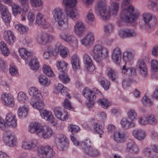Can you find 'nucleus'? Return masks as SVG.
Here are the masks:
<instances>
[{
	"mask_svg": "<svg viewBox=\"0 0 158 158\" xmlns=\"http://www.w3.org/2000/svg\"><path fill=\"white\" fill-rule=\"evenodd\" d=\"M38 143L37 139H31L23 141L21 146L26 150H34L36 149L37 155L40 158H52L55 156V152L50 146H37Z\"/></svg>",
	"mask_w": 158,
	"mask_h": 158,
	"instance_id": "obj_1",
	"label": "nucleus"
},
{
	"mask_svg": "<svg viewBox=\"0 0 158 158\" xmlns=\"http://www.w3.org/2000/svg\"><path fill=\"white\" fill-rule=\"evenodd\" d=\"M131 0H123L121 4L122 11L120 17L121 20L127 23H133L138 19V14L135 11L133 6L129 5Z\"/></svg>",
	"mask_w": 158,
	"mask_h": 158,
	"instance_id": "obj_2",
	"label": "nucleus"
},
{
	"mask_svg": "<svg viewBox=\"0 0 158 158\" xmlns=\"http://www.w3.org/2000/svg\"><path fill=\"white\" fill-rule=\"evenodd\" d=\"M52 14L55 23L58 24V29L64 30L68 27V24L65 21L66 19L65 15L60 8H55L52 11Z\"/></svg>",
	"mask_w": 158,
	"mask_h": 158,
	"instance_id": "obj_3",
	"label": "nucleus"
},
{
	"mask_svg": "<svg viewBox=\"0 0 158 158\" xmlns=\"http://www.w3.org/2000/svg\"><path fill=\"white\" fill-rule=\"evenodd\" d=\"M92 55L94 59L99 63L108 57V50L102 45L97 44L94 47Z\"/></svg>",
	"mask_w": 158,
	"mask_h": 158,
	"instance_id": "obj_4",
	"label": "nucleus"
},
{
	"mask_svg": "<svg viewBox=\"0 0 158 158\" xmlns=\"http://www.w3.org/2000/svg\"><path fill=\"white\" fill-rule=\"evenodd\" d=\"M95 12L99 14L102 19L105 20L110 17V12L107 11V2L106 0H98L96 4Z\"/></svg>",
	"mask_w": 158,
	"mask_h": 158,
	"instance_id": "obj_5",
	"label": "nucleus"
},
{
	"mask_svg": "<svg viewBox=\"0 0 158 158\" xmlns=\"http://www.w3.org/2000/svg\"><path fill=\"white\" fill-rule=\"evenodd\" d=\"M63 2L66 6L67 16L75 20L78 14L77 10L73 9V8L76 6L77 0H63Z\"/></svg>",
	"mask_w": 158,
	"mask_h": 158,
	"instance_id": "obj_6",
	"label": "nucleus"
},
{
	"mask_svg": "<svg viewBox=\"0 0 158 158\" xmlns=\"http://www.w3.org/2000/svg\"><path fill=\"white\" fill-rule=\"evenodd\" d=\"M56 66L60 72L59 75V79L64 83L68 82L70 79L66 74L67 64L65 61H63L58 62Z\"/></svg>",
	"mask_w": 158,
	"mask_h": 158,
	"instance_id": "obj_7",
	"label": "nucleus"
},
{
	"mask_svg": "<svg viewBox=\"0 0 158 158\" xmlns=\"http://www.w3.org/2000/svg\"><path fill=\"white\" fill-rule=\"evenodd\" d=\"M82 94L89 101L93 103L92 101L96 99L97 96H101L102 94L97 88H94L93 90H90L87 88H84Z\"/></svg>",
	"mask_w": 158,
	"mask_h": 158,
	"instance_id": "obj_8",
	"label": "nucleus"
},
{
	"mask_svg": "<svg viewBox=\"0 0 158 158\" xmlns=\"http://www.w3.org/2000/svg\"><path fill=\"white\" fill-rule=\"evenodd\" d=\"M53 135V131L51 128L47 126H42L38 135L45 139L50 138Z\"/></svg>",
	"mask_w": 158,
	"mask_h": 158,
	"instance_id": "obj_9",
	"label": "nucleus"
},
{
	"mask_svg": "<svg viewBox=\"0 0 158 158\" xmlns=\"http://www.w3.org/2000/svg\"><path fill=\"white\" fill-rule=\"evenodd\" d=\"M2 102L3 104L9 107H12L14 105V101L13 96L10 94H4L1 96Z\"/></svg>",
	"mask_w": 158,
	"mask_h": 158,
	"instance_id": "obj_10",
	"label": "nucleus"
},
{
	"mask_svg": "<svg viewBox=\"0 0 158 158\" xmlns=\"http://www.w3.org/2000/svg\"><path fill=\"white\" fill-rule=\"evenodd\" d=\"M136 67L139 74L143 77L147 75V69L144 62L142 60H139L137 62Z\"/></svg>",
	"mask_w": 158,
	"mask_h": 158,
	"instance_id": "obj_11",
	"label": "nucleus"
},
{
	"mask_svg": "<svg viewBox=\"0 0 158 158\" xmlns=\"http://www.w3.org/2000/svg\"><path fill=\"white\" fill-rule=\"evenodd\" d=\"M111 57L113 62L117 64H119L122 59V52L120 48L116 47L113 51Z\"/></svg>",
	"mask_w": 158,
	"mask_h": 158,
	"instance_id": "obj_12",
	"label": "nucleus"
},
{
	"mask_svg": "<svg viewBox=\"0 0 158 158\" xmlns=\"http://www.w3.org/2000/svg\"><path fill=\"white\" fill-rule=\"evenodd\" d=\"M54 50L55 53V55L60 53V55L62 57L65 58L68 56L69 51L68 49L61 44H57L54 48Z\"/></svg>",
	"mask_w": 158,
	"mask_h": 158,
	"instance_id": "obj_13",
	"label": "nucleus"
},
{
	"mask_svg": "<svg viewBox=\"0 0 158 158\" xmlns=\"http://www.w3.org/2000/svg\"><path fill=\"white\" fill-rule=\"evenodd\" d=\"M137 35L136 31L133 29L127 28L120 30L119 35L123 38H131L136 36Z\"/></svg>",
	"mask_w": 158,
	"mask_h": 158,
	"instance_id": "obj_14",
	"label": "nucleus"
},
{
	"mask_svg": "<svg viewBox=\"0 0 158 158\" xmlns=\"http://www.w3.org/2000/svg\"><path fill=\"white\" fill-rule=\"evenodd\" d=\"M126 146V152L131 153L134 152L136 154L138 153L139 149L138 146L132 139H129L128 140Z\"/></svg>",
	"mask_w": 158,
	"mask_h": 158,
	"instance_id": "obj_15",
	"label": "nucleus"
},
{
	"mask_svg": "<svg viewBox=\"0 0 158 158\" xmlns=\"http://www.w3.org/2000/svg\"><path fill=\"white\" fill-rule=\"evenodd\" d=\"M36 23L43 28H48L50 26V23L45 21L43 15L40 12L38 13L36 15Z\"/></svg>",
	"mask_w": 158,
	"mask_h": 158,
	"instance_id": "obj_16",
	"label": "nucleus"
},
{
	"mask_svg": "<svg viewBox=\"0 0 158 158\" xmlns=\"http://www.w3.org/2000/svg\"><path fill=\"white\" fill-rule=\"evenodd\" d=\"M40 112L41 116L43 118L53 123V125L55 123V122L54 121L53 115L51 112L44 110L40 111Z\"/></svg>",
	"mask_w": 158,
	"mask_h": 158,
	"instance_id": "obj_17",
	"label": "nucleus"
},
{
	"mask_svg": "<svg viewBox=\"0 0 158 158\" xmlns=\"http://www.w3.org/2000/svg\"><path fill=\"white\" fill-rule=\"evenodd\" d=\"M94 40V34L92 32L88 33L87 35L80 41L82 44L85 46H89Z\"/></svg>",
	"mask_w": 158,
	"mask_h": 158,
	"instance_id": "obj_18",
	"label": "nucleus"
},
{
	"mask_svg": "<svg viewBox=\"0 0 158 158\" xmlns=\"http://www.w3.org/2000/svg\"><path fill=\"white\" fill-rule=\"evenodd\" d=\"M3 140L7 145L13 147L16 145L17 138L14 135H10L4 136L3 137Z\"/></svg>",
	"mask_w": 158,
	"mask_h": 158,
	"instance_id": "obj_19",
	"label": "nucleus"
},
{
	"mask_svg": "<svg viewBox=\"0 0 158 158\" xmlns=\"http://www.w3.org/2000/svg\"><path fill=\"white\" fill-rule=\"evenodd\" d=\"M84 62L85 67L90 72L93 71L95 67L93 64L92 60L90 57L87 54H85L83 56Z\"/></svg>",
	"mask_w": 158,
	"mask_h": 158,
	"instance_id": "obj_20",
	"label": "nucleus"
},
{
	"mask_svg": "<svg viewBox=\"0 0 158 158\" xmlns=\"http://www.w3.org/2000/svg\"><path fill=\"white\" fill-rule=\"evenodd\" d=\"M3 38L5 41L9 44H13L15 40V38L12 32L10 30L4 32Z\"/></svg>",
	"mask_w": 158,
	"mask_h": 158,
	"instance_id": "obj_21",
	"label": "nucleus"
},
{
	"mask_svg": "<svg viewBox=\"0 0 158 158\" xmlns=\"http://www.w3.org/2000/svg\"><path fill=\"white\" fill-rule=\"evenodd\" d=\"M55 116L61 121H64L68 118V114L66 112H62L60 108L56 107L53 110Z\"/></svg>",
	"mask_w": 158,
	"mask_h": 158,
	"instance_id": "obj_22",
	"label": "nucleus"
},
{
	"mask_svg": "<svg viewBox=\"0 0 158 158\" xmlns=\"http://www.w3.org/2000/svg\"><path fill=\"white\" fill-rule=\"evenodd\" d=\"M122 73L123 74L132 77H134L136 76V73L135 68L131 67L126 68L125 65L123 66Z\"/></svg>",
	"mask_w": 158,
	"mask_h": 158,
	"instance_id": "obj_23",
	"label": "nucleus"
},
{
	"mask_svg": "<svg viewBox=\"0 0 158 158\" xmlns=\"http://www.w3.org/2000/svg\"><path fill=\"white\" fill-rule=\"evenodd\" d=\"M6 123L9 125V127L10 126L15 128L17 126V120L15 115L11 113H9L6 115Z\"/></svg>",
	"mask_w": 158,
	"mask_h": 158,
	"instance_id": "obj_24",
	"label": "nucleus"
},
{
	"mask_svg": "<svg viewBox=\"0 0 158 158\" xmlns=\"http://www.w3.org/2000/svg\"><path fill=\"white\" fill-rule=\"evenodd\" d=\"M133 134L134 137L139 141L143 140L146 135L145 131L142 129L134 130Z\"/></svg>",
	"mask_w": 158,
	"mask_h": 158,
	"instance_id": "obj_25",
	"label": "nucleus"
},
{
	"mask_svg": "<svg viewBox=\"0 0 158 158\" xmlns=\"http://www.w3.org/2000/svg\"><path fill=\"white\" fill-rule=\"evenodd\" d=\"M143 20L146 25L148 26L149 28H151L152 26L154 24L152 23V20L155 21L156 20H155L154 16H153V18L152 15L150 13L145 14L143 15Z\"/></svg>",
	"mask_w": 158,
	"mask_h": 158,
	"instance_id": "obj_26",
	"label": "nucleus"
},
{
	"mask_svg": "<svg viewBox=\"0 0 158 158\" xmlns=\"http://www.w3.org/2000/svg\"><path fill=\"white\" fill-rule=\"evenodd\" d=\"M42 126L41 124L37 122H32L30 123L29 127V131L31 133H36L38 135V133L40 131Z\"/></svg>",
	"mask_w": 158,
	"mask_h": 158,
	"instance_id": "obj_27",
	"label": "nucleus"
},
{
	"mask_svg": "<svg viewBox=\"0 0 158 158\" xmlns=\"http://www.w3.org/2000/svg\"><path fill=\"white\" fill-rule=\"evenodd\" d=\"M29 95L33 97L34 98L39 99L42 97V96L40 91L35 87H31L28 90Z\"/></svg>",
	"mask_w": 158,
	"mask_h": 158,
	"instance_id": "obj_28",
	"label": "nucleus"
},
{
	"mask_svg": "<svg viewBox=\"0 0 158 158\" xmlns=\"http://www.w3.org/2000/svg\"><path fill=\"white\" fill-rule=\"evenodd\" d=\"M114 137L115 141L118 143H122L126 140L125 133L119 131H115Z\"/></svg>",
	"mask_w": 158,
	"mask_h": 158,
	"instance_id": "obj_29",
	"label": "nucleus"
},
{
	"mask_svg": "<svg viewBox=\"0 0 158 158\" xmlns=\"http://www.w3.org/2000/svg\"><path fill=\"white\" fill-rule=\"evenodd\" d=\"M55 89L58 91H60L61 94L64 96H66L69 99L71 98L69 94L68 93V90L66 87H64L60 83H58L55 86Z\"/></svg>",
	"mask_w": 158,
	"mask_h": 158,
	"instance_id": "obj_30",
	"label": "nucleus"
},
{
	"mask_svg": "<svg viewBox=\"0 0 158 158\" xmlns=\"http://www.w3.org/2000/svg\"><path fill=\"white\" fill-rule=\"evenodd\" d=\"M120 124L122 128L125 129H128L135 126V124L133 122L129 121L127 118H124L120 121Z\"/></svg>",
	"mask_w": 158,
	"mask_h": 158,
	"instance_id": "obj_31",
	"label": "nucleus"
},
{
	"mask_svg": "<svg viewBox=\"0 0 158 158\" xmlns=\"http://www.w3.org/2000/svg\"><path fill=\"white\" fill-rule=\"evenodd\" d=\"M74 31L76 34L80 35L85 30V27L83 23L81 22H77L74 26Z\"/></svg>",
	"mask_w": 158,
	"mask_h": 158,
	"instance_id": "obj_32",
	"label": "nucleus"
},
{
	"mask_svg": "<svg viewBox=\"0 0 158 158\" xmlns=\"http://www.w3.org/2000/svg\"><path fill=\"white\" fill-rule=\"evenodd\" d=\"M37 100V101L34 102L33 100V99H31L30 101V104L34 108L38 110L39 111H41L44 107V104L40 100V98Z\"/></svg>",
	"mask_w": 158,
	"mask_h": 158,
	"instance_id": "obj_33",
	"label": "nucleus"
},
{
	"mask_svg": "<svg viewBox=\"0 0 158 158\" xmlns=\"http://www.w3.org/2000/svg\"><path fill=\"white\" fill-rule=\"evenodd\" d=\"M28 109L25 106H20L18 110V115L19 118L23 119L26 117L28 114Z\"/></svg>",
	"mask_w": 158,
	"mask_h": 158,
	"instance_id": "obj_34",
	"label": "nucleus"
},
{
	"mask_svg": "<svg viewBox=\"0 0 158 158\" xmlns=\"http://www.w3.org/2000/svg\"><path fill=\"white\" fill-rule=\"evenodd\" d=\"M81 146L83 149L85 153L86 152V150L88 151L91 147L92 143L90 139L86 138L83 141L81 142Z\"/></svg>",
	"mask_w": 158,
	"mask_h": 158,
	"instance_id": "obj_35",
	"label": "nucleus"
},
{
	"mask_svg": "<svg viewBox=\"0 0 158 158\" xmlns=\"http://www.w3.org/2000/svg\"><path fill=\"white\" fill-rule=\"evenodd\" d=\"M119 8V3L117 2H113L111 3L110 9H107V11H109L110 15L111 13H112V16H114L117 14Z\"/></svg>",
	"mask_w": 158,
	"mask_h": 158,
	"instance_id": "obj_36",
	"label": "nucleus"
},
{
	"mask_svg": "<svg viewBox=\"0 0 158 158\" xmlns=\"http://www.w3.org/2000/svg\"><path fill=\"white\" fill-rule=\"evenodd\" d=\"M30 68L32 70H37L40 67L38 60L35 57L32 58L28 63Z\"/></svg>",
	"mask_w": 158,
	"mask_h": 158,
	"instance_id": "obj_37",
	"label": "nucleus"
},
{
	"mask_svg": "<svg viewBox=\"0 0 158 158\" xmlns=\"http://www.w3.org/2000/svg\"><path fill=\"white\" fill-rule=\"evenodd\" d=\"M59 142L58 146L61 149L67 146L68 143V139L63 135H61L58 138Z\"/></svg>",
	"mask_w": 158,
	"mask_h": 158,
	"instance_id": "obj_38",
	"label": "nucleus"
},
{
	"mask_svg": "<svg viewBox=\"0 0 158 158\" xmlns=\"http://www.w3.org/2000/svg\"><path fill=\"white\" fill-rule=\"evenodd\" d=\"M71 62L74 70L76 71L80 69L79 60L77 55H74L71 58Z\"/></svg>",
	"mask_w": 158,
	"mask_h": 158,
	"instance_id": "obj_39",
	"label": "nucleus"
},
{
	"mask_svg": "<svg viewBox=\"0 0 158 158\" xmlns=\"http://www.w3.org/2000/svg\"><path fill=\"white\" fill-rule=\"evenodd\" d=\"M0 51L5 56H7L10 54V51L6 43L4 41L0 42Z\"/></svg>",
	"mask_w": 158,
	"mask_h": 158,
	"instance_id": "obj_40",
	"label": "nucleus"
},
{
	"mask_svg": "<svg viewBox=\"0 0 158 158\" xmlns=\"http://www.w3.org/2000/svg\"><path fill=\"white\" fill-rule=\"evenodd\" d=\"M19 52L20 56L23 59H27L29 57H32V53L28 52L24 48H20L19 50Z\"/></svg>",
	"mask_w": 158,
	"mask_h": 158,
	"instance_id": "obj_41",
	"label": "nucleus"
},
{
	"mask_svg": "<svg viewBox=\"0 0 158 158\" xmlns=\"http://www.w3.org/2000/svg\"><path fill=\"white\" fill-rule=\"evenodd\" d=\"M42 70L44 73L48 77H51L54 75L51 67L48 65L44 64L43 65Z\"/></svg>",
	"mask_w": 158,
	"mask_h": 158,
	"instance_id": "obj_42",
	"label": "nucleus"
},
{
	"mask_svg": "<svg viewBox=\"0 0 158 158\" xmlns=\"http://www.w3.org/2000/svg\"><path fill=\"white\" fill-rule=\"evenodd\" d=\"M60 38L65 42L70 43L73 38V35L68 32H62L59 35Z\"/></svg>",
	"mask_w": 158,
	"mask_h": 158,
	"instance_id": "obj_43",
	"label": "nucleus"
},
{
	"mask_svg": "<svg viewBox=\"0 0 158 158\" xmlns=\"http://www.w3.org/2000/svg\"><path fill=\"white\" fill-rule=\"evenodd\" d=\"M48 36L47 34H39L37 37V40L38 42L41 44H45L48 43Z\"/></svg>",
	"mask_w": 158,
	"mask_h": 158,
	"instance_id": "obj_44",
	"label": "nucleus"
},
{
	"mask_svg": "<svg viewBox=\"0 0 158 158\" xmlns=\"http://www.w3.org/2000/svg\"><path fill=\"white\" fill-rule=\"evenodd\" d=\"M107 74L110 79L112 81H115L117 77V73L110 68H108L107 69Z\"/></svg>",
	"mask_w": 158,
	"mask_h": 158,
	"instance_id": "obj_45",
	"label": "nucleus"
},
{
	"mask_svg": "<svg viewBox=\"0 0 158 158\" xmlns=\"http://www.w3.org/2000/svg\"><path fill=\"white\" fill-rule=\"evenodd\" d=\"M85 152L88 156L93 158L98 157L99 155V152L97 149L94 148H90Z\"/></svg>",
	"mask_w": 158,
	"mask_h": 158,
	"instance_id": "obj_46",
	"label": "nucleus"
},
{
	"mask_svg": "<svg viewBox=\"0 0 158 158\" xmlns=\"http://www.w3.org/2000/svg\"><path fill=\"white\" fill-rule=\"evenodd\" d=\"M3 20L6 24L10 23L11 20V16L10 12L8 10L1 14Z\"/></svg>",
	"mask_w": 158,
	"mask_h": 158,
	"instance_id": "obj_47",
	"label": "nucleus"
},
{
	"mask_svg": "<svg viewBox=\"0 0 158 158\" xmlns=\"http://www.w3.org/2000/svg\"><path fill=\"white\" fill-rule=\"evenodd\" d=\"M15 28L19 33L22 34H25L28 31V28L27 27L21 24H16Z\"/></svg>",
	"mask_w": 158,
	"mask_h": 158,
	"instance_id": "obj_48",
	"label": "nucleus"
},
{
	"mask_svg": "<svg viewBox=\"0 0 158 158\" xmlns=\"http://www.w3.org/2000/svg\"><path fill=\"white\" fill-rule=\"evenodd\" d=\"M18 99L21 103H25L27 101L28 97L23 92H20L18 94Z\"/></svg>",
	"mask_w": 158,
	"mask_h": 158,
	"instance_id": "obj_49",
	"label": "nucleus"
},
{
	"mask_svg": "<svg viewBox=\"0 0 158 158\" xmlns=\"http://www.w3.org/2000/svg\"><path fill=\"white\" fill-rule=\"evenodd\" d=\"M133 56L131 52H125L123 53V58L125 61L128 62L133 59Z\"/></svg>",
	"mask_w": 158,
	"mask_h": 158,
	"instance_id": "obj_50",
	"label": "nucleus"
},
{
	"mask_svg": "<svg viewBox=\"0 0 158 158\" xmlns=\"http://www.w3.org/2000/svg\"><path fill=\"white\" fill-rule=\"evenodd\" d=\"M98 80L100 82L101 85L105 90H107L109 89L110 84V82L109 81L105 80L103 78L101 77L98 78Z\"/></svg>",
	"mask_w": 158,
	"mask_h": 158,
	"instance_id": "obj_51",
	"label": "nucleus"
},
{
	"mask_svg": "<svg viewBox=\"0 0 158 158\" xmlns=\"http://www.w3.org/2000/svg\"><path fill=\"white\" fill-rule=\"evenodd\" d=\"M39 81L40 84L45 86H48L49 85V82L48 78L44 76L40 75L39 77Z\"/></svg>",
	"mask_w": 158,
	"mask_h": 158,
	"instance_id": "obj_52",
	"label": "nucleus"
},
{
	"mask_svg": "<svg viewBox=\"0 0 158 158\" xmlns=\"http://www.w3.org/2000/svg\"><path fill=\"white\" fill-rule=\"evenodd\" d=\"M98 102V104L104 109H107L109 106V102L107 98H103L99 99Z\"/></svg>",
	"mask_w": 158,
	"mask_h": 158,
	"instance_id": "obj_53",
	"label": "nucleus"
},
{
	"mask_svg": "<svg viewBox=\"0 0 158 158\" xmlns=\"http://www.w3.org/2000/svg\"><path fill=\"white\" fill-rule=\"evenodd\" d=\"M48 51L44 52L43 54V56L44 58L48 59L50 55H55L54 48L49 47L48 48Z\"/></svg>",
	"mask_w": 158,
	"mask_h": 158,
	"instance_id": "obj_54",
	"label": "nucleus"
},
{
	"mask_svg": "<svg viewBox=\"0 0 158 158\" xmlns=\"http://www.w3.org/2000/svg\"><path fill=\"white\" fill-rule=\"evenodd\" d=\"M128 118L131 120L137 119V116L135 111L132 109L129 110L127 113Z\"/></svg>",
	"mask_w": 158,
	"mask_h": 158,
	"instance_id": "obj_55",
	"label": "nucleus"
},
{
	"mask_svg": "<svg viewBox=\"0 0 158 158\" xmlns=\"http://www.w3.org/2000/svg\"><path fill=\"white\" fill-rule=\"evenodd\" d=\"M148 123L149 124L154 125L157 123L156 118L153 115H148Z\"/></svg>",
	"mask_w": 158,
	"mask_h": 158,
	"instance_id": "obj_56",
	"label": "nucleus"
},
{
	"mask_svg": "<svg viewBox=\"0 0 158 158\" xmlns=\"http://www.w3.org/2000/svg\"><path fill=\"white\" fill-rule=\"evenodd\" d=\"M94 131L98 134L102 135L104 133L103 129L102 127H100L99 124L98 123L95 124L94 126Z\"/></svg>",
	"mask_w": 158,
	"mask_h": 158,
	"instance_id": "obj_57",
	"label": "nucleus"
},
{
	"mask_svg": "<svg viewBox=\"0 0 158 158\" xmlns=\"http://www.w3.org/2000/svg\"><path fill=\"white\" fill-rule=\"evenodd\" d=\"M69 130L73 134L79 132L80 131V129L78 126L72 124L69 125Z\"/></svg>",
	"mask_w": 158,
	"mask_h": 158,
	"instance_id": "obj_58",
	"label": "nucleus"
},
{
	"mask_svg": "<svg viewBox=\"0 0 158 158\" xmlns=\"http://www.w3.org/2000/svg\"><path fill=\"white\" fill-rule=\"evenodd\" d=\"M113 30V26L112 24H109L104 26V31L106 34H109L111 33Z\"/></svg>",
	"mask_w": 158,
	"mask_h": 158,
	"instance_id": "obj_59",
	"label": "nucleus"
},
{
	"mask_svg": "<svg viewBox=\"0 0 158 158\" xmlns=\"http://www.w3.org/2000/svg\"><path fill=\"white\" fill-rule=\"evenodd\" d=\"M12 12L15 16L18 14H20L21 10L20 7L18 5H15L12 7Z\"/></svg>",
	"mask_w": 158,
	"mask_h": 158,
	"instance_id": "obj_60",
	"label": "nucleus"
},
{
	"mask_svg": "<svg viewBox=\"0 0 158 158\" xmlns=\"http://www.w3.org/2000/svg\"><path fill=\"white\" fill-rule=\"evenodd\" d=\"M32 6L36 7L41 6L43 3L42 0H30Z\"/></svg>",
	"mask_w": 158,
	"mask_h": 158,
	"instance_id": "obj_61",
	"label": "nucleus"
},
{
	"mask_svg": "<svg viewBox=\"0 0 158 158\" xmlns=\"http://www.w3.org/2000/svg\"><path fill=\"white\" fill-rule=\"evenodd\" d=\"M142 102L143 105L147 106H151L152 104V101L146 95L143 98Z\"/></svg>",
	"mask_w": 158,
	"mask_h": 158,
	"instance_id": "obj_62",
	"label": "nucleus"
},
{
	"mask_svg": "<svg viewBox=\"0 0 158 158\" xmlns=\"http://www.w3.org/2000/svg\"><path fill=\"white\" fill-rule=\"evenodd\" d=\"M151 67L152 70L154 72H158V61L153 60L151 62Z\"/></svg>",
	"mask_w": 158,
	"mask_h": 158,
	"instance_id": "obj_63",
	"label": "nucleus"
},
{
	"mask_svg": "<svg viewBox=\"0 0 158 158\" xmlns=\"http://www.w3.org/2000/svg\"><path fill=\"white\" fill-rule=\"evenodd\" d=\"M150 136L152 139L158 141V133L156 131L152 130L150 133Z\"/></svg>",
	"mask_w": 158,
	"mask_h": 158,
	"instance_id": "obj_64",
	"label": "nucleus"
}]
</instances>
